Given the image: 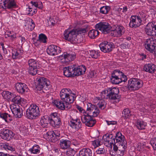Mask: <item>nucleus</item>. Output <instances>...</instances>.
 Returning a JSON list of instances; mask_svg holds the SVG:
<instances>
[{
	"label": "nucleus",
	"mask_w": 156,
	"mask_h": 156,
	"mask_svg": "<svg viewBox=\"0 0 156 156\" xmlns=\"http://www.w3.org/2000/svg\"><path fill=\"white\" fill-rule=\"evenodd\" d=\"M54 127H59L61 124L60 119L56 112L52 113L49 116H44L40 119L39 124L43 127L47 126L48 122Z\"/></svg>",
	"instance_id": "f257e3e1"
},
{
	"label": "nucleus",
	"mask_w": 156,
	"mask_h": 156,
	"mask_svg": "<svg viewBox=\"0 0 156 156\" xmlns=\"http://www.w3.org/2000/svg\"><path fill=\"white\" fill-rule=\"evenodd\" d=\"M60 96L61 100L65 102L67 106L73 103L76 97V94L72 93L71 90L69 88L62 89L60 92Z\"/></svg>",
	"instance_id": "f03ea898"
},
{
	"label": "nucleus",
	"mask_w": 156,
	"mask_h": 156,
	"mask_svg": "<svg viewBox=\"0 0 156 156\" xmlns=\"http://www.w3.org/2000/svg\"><path fill=\"white\" fill-rule=\"evenodd\" d=\"M39 107L35 104H31L26 111V116L29 119H36L40 115Z\"/></svg>",
	"instance_id": "7ed1b4c3"
},
{
	"label": "nucleus",
	"mask_w": 156,
	"mask_h": 156,
	"mask_svg": "<svg viewBox=\"0 0 156 156\" xmlns=\"http://www.w3.org/2000/svg\"><path fill=\"white\" fill-rule=\"evenodd\" d=\"M143 86V81L139 79L134 78L131 79L128 81V88L130 90H137Z\"/></svg>",
	"instance_id": "20e7f679"
},
{
	"label": "nucleus",
	"mask_w": 156,
	"mask_h": 156,
	"mask_svg": "<svg viewBox=\"0 0 156 156\" xmlns=\"http://www.w3.org/2000/svg\"><path fill=\"white\" fill-rule=\"evenodd\" d=\"M0 4V12L6 9H11L17 6L16 0H1Z\"/></svg>",
	"instance_id": "39448f33"
},
{
	"label": "nucleus",
	"mask_w": 156,
	"mask_h": 156,
	"mask_svg": "<svg viewBox=\"0 0 156 156\" xmlns=\"http://www.w3.org/2000/svg\"><path fill=\"white\" fill-rule=\"evenodd\" d=\"M37 82V85L36 87L39 90L42 89L47 90L51 87L50 81L44 77H42L39 78L38 79Z\"/></svg>",
	"instance_id": "423d86ee"
},
{
	"label": "nucleus",
	"mask_w": 156,
	"mask_h": 156,
	"mask_svg": "<svg viewBox=\"0 0 156 156\" xmlns=\"http://www.w3.org/2000/svg\"><path fill=\"white\" fill-rule=\"evenodd\" d=\"M29 66L28 72L30 74L34 75L37 74V69L39 67V64L38 62L33 59H29L27 62Z\"/></svg>",
	"instance_id": "0eeeda50"
},
{
	"label": "nucleus",
	"mask_w": 156,
	"mask_h": 156,
	"mask_svg": "<svg viewBox=\"0 0 156 156\" xmlns=\"http://www.w3.org/2000/svg\"><path fill=\"white\" fill-rule=\"evenodd\" d=\"M65 39L68 41L75 43L76 42V29L71 30L67 29L66 30L64 33Z\"/></svg>",
	"instance_id": "6e6552de"
},
{
	"label": "nucleus",
	"mask_w": 156,
	"mask_h": 156,
	"mask_svg": "<svg viewBox=\"0 0 156 156\" xmlns=\"http://www.w3.org/2000/svg\"><path fill=\"white\" fill-rule=\"evenodd\" d=\"M95 28L104 34L108 33L112 30V26L106 22H101L95 25Z\"/></svg>",
	"instance_id": "1a4fd4ad"
},
{
	"label": "nucleus",
	"mask_w": 156,
	"mask_h": 156,
	"mask_svg": "<svg viewBox=\"0 0 156 156\" xmlns=\"http://www.w3.org/2000/svg\"><path fill=\"white\" fill-rule=\"evenodd\" d=\"M81 120L82 122L85 124L86 126L90 127L93 126L96 122L95 119L86 113L81 116Z\"/></svg>",
	"instance_id": "9d476101"
},
{
	"label": "nucleus",
	"mask_w": 156,
	"mask_h": 156,
	"mask_svg": "<svg viewBox=\"0 0 156 156\" xmlns=\"http://www.w3.org/2000/svg\"><path fill=\"white\" fill-rule=\"evenodd\" d=\"M145 46L147 50L153 53L156 47V39L150 38L147 39L145 42Z\"/></svg>",
	"instance_id": "9b49d317"
},
{
	"label": "nucleus",
	"mask_w": 156,
	"mask_h": 156,
	"mask_svg": "<svg viewBox=\"0 0 156 156\" xmlns=\"http://www.w3.org/2000/svg\"><path fill=\"white\" fill-rule=\"evenodd\" d=\"M111 29V31L112 32L111 34L114 37H120L124 34L125 31L124 28L122 26L120 25L116 26L113 25L112 26Z\"/></svg>",
	"instance_id": "f8f14e48"
},
{
	"label": "nucleus",
	"mask_w": 156,
	"mask_h": 156,
	"mask_svg": "<svg viewBox=\"0 0 156 156\" xmlns=\"http://www.w3.org/2000/svg\"><path fill=\"white\" fill-rule=\"evenodd\" d=\"M145 31L146 34L149 36H156V23H149L146 27Z\"/></svg>",
	"instance_id": "ddd939ff"
},
{
	"label": "nucleus",
	"mask_w": 156,
	"mask_h": 156,
	"mask_svg": "<svg viewBox=\"0 0 156 156\" xmlns=\"http://www.w3.org/2000/svg\"><path fill=\"white\" fill-rule=\"evenodd\" d=\"M76 55L74 53L70 54L65 52L59 56V58L60 59L62 63H66L73 60L76 58Z\"/></svg>",
	"instance_id": "4468645a"
},
{
	"label": "nucleus",
	"mask_w": 156,
	"mask_h": 156,
	"mask_svg": "<svg viewBox=\"0 0 156 156\" xmlns=\"http://www.w3.org/2000/svg\"><path fill=\"white\" fill-rule=\"evenodd\" d=\"M109 94H107L108 98L111 100L115 101L116 102H118L119 101L118 94L119 90L116 87L109 88H108Z\"/></svg>",
	"instance_id": "2eb2a0df"
},
{
	"label": "nucleus",
	"mask_w": 156,
	"mask_h": 156,
	"mask_svg": "<svg viewBox=\"0 0 156 156\" xmlns=\"http://www.w3.org/2000/svg\"><path fill=\"white\" fill-rule=\"evenodd\" d=\"M114 44L111 42L104 41L99 45L101 50L104 53L111 51L114 48Z\"/></svg>",
	"instance_id": "dca6fc26"
},
{
	"label": "nucleus",
	"mask_w": 156,
	"mask_h": 156,
	"mask_svg": "<svg viewBox=\"0 0 156 156\" xmlns=\"http://www.w3.org/2000/svg\"><path fill=\"white\" fill-rule=\"evenodd\" d=\"M104 144L107 147H112L113 144L115 143V136L112 134H106L103 136Z\"/></svg>",
	"instance_id": "f3484780"
},
{
	"label": "nucleus",
	"mask_w": 156,
	"mask_h": 156,
	"mask_svg": "<svg viewBox=\"0 0 156 156\" xmlns=\"http://www.w3.org/2000/svg\"><path fill=\"white\" fill-rule=\"evenodd\" d=\"M1 135L3 139L8 141L12 139L14 135L12 130L6 128L1 130Z\"/></svg>",
	"instance_id": "a211bd4d"
},
{
	"label": "nucleus",
	"mask_w": 156,
	"mask_h": 156,
	"mask_svg": "<svg viewBox=\"0 0 156 156\" xmlns=\"http://www.w3.org/2000/svg\"><path fill=\"white\" fill-rule=\"evenodd\" d=\"M82 123L80 119L77 118H75L72 117L71 119L69 125L70 126L75 130H78L82 127Z\"/></svg>",
	"instance_id": "6ab92c4d"
},
{
	"label": "nucleus",
	"mask_w": 156,
	"mask_h": 156,
	"mask_svg": "<svg viewBox=\"0 0 156 156\" xmlns=\"http://www.w3.org/2000/svg\"><path fill=\"white\" fill-rule=\"evenodd\" d=\"M62 49L59 47L54 45H49L47 49V53L50 55H55L61 53Z\"/></svg>",
	"instance_id": "aec40b11"
},
{
	"label": "nucleus",
	"mask_w": 156,
	"mask_h": 156,
	"mask_svg": "<svg viewBox=\"0 0 156 156\" xmlns=\"http://www.w3.org/2000/svg\"><path fill=\"white\" fill-rule=\"evenodd\" d=\"M65 102L59 99H56L53 100L52 102V104L56 106L57 108L62 110H64L65 109H66L67 110L69 109L71 106L70 105H69L67 106L65 104Z\"/></svg>",
	"instance_id": "412c9836"
},
{
	"label": "nucleus",
	"mask_w": 156,
	"mask_h": 156,
	"mask_svg": "<svg viewBox=\"0 0 156 156\" xmlns=\"http://www.w3.org/2000/svg\"><path fill=\"white\" fill-rule=\"evenodd\" d=\"M10 108L11 111L16 118H20L23 115L22 109L19 107L18 105L14 104L10 105Z\"/></svg>",
	"instance_id": "4be33fe9"
},
{
	"label": "nucleus",
	"mask_w": 156,
	"mask_h": 156,
	"mask_svg": "<svg viewBox=\"0 0 156 156\" xmlns=\"http://www.w3.org/2000/svg\"><path fill=\"white\" fill-rule=\"evenodd\" d=\"M129 25L131 28H136L139 27L141 24L142 21L140 20L135 16H132L130 19Z\"/></svg>",
	"instance_id": "5701e85b"
},
{
	"label": "nucleus",
	"mask_w": 156,
	"mask_h": 156,
	"mask_svg": "<svg viewBox=\"0 0 156 156\" xmlns=\"http://www.w3.org/2000/svg\"><path fill=\"white\" fill-rule=\"evenodd\" d=\"M15 87L17 92L21 94L27 92L28 90L27 85L24 83H17L15 85Z\"/></svg>",
	"instance_id": "b1692460"
},
{
	"label": "nucleus",
	"mask_w": 156,
	"mask_h": 156,
	"mask_svg": "<svg viewBox=\"0 0 156 156\" xmlns=\"http://www.w3.org/2000/svg\"><path fill=\"white\" fill-rule=\"evenodd\" d=\"M116 140V143H119V145H123L124 147L127 146V142L124 136L120 132L117 133L115 136Z\"/></svg>",
	"instance_id": "393cba45"
},
{
	"label": "nucleus",
	"mask_w": 156,
	"mask_h": 156,
	"mask_svg": "<svg viewBox=\"0 0 156 156\" xmlns=\"http://www.w3.org/2000/svg\"><path fill=\"white\" fill-rule=\"evenodd\" d=\"M75 65H73L65 67L63 69V73L64 75L67 77H70L74 76V70L75 69Z\"/></svg>",
	"instance_id": "a878e982"
},
{
	"label": "nucleus",
	"mask_w": 156,
	"mask_h": 156,
	"mask_svg": "<svg viewBox=\"0 0 156 156\" xmlns=\"http://www.w3.org/2000/svg\"><path fill=\"white\" fill-rule=\"evenodd\" d=\"M75 69L74 70V76H78L84 74L86 70L84 65H82L77 67L75 65Z\"/></svg>",
	"instance_id": "bb28decb"
},
{
	"label": "nucleus",
	"mask_w": 156,
	"mask_h": 156,
	"mask_svg": "<svg viewBox=\"0 0 156 156\" xmlns=\"http://www.w3.org/2000/svg\"><path fill=\"white\" fill-rule=\"evenodd\" d=\"M70 139H61L60 140L59 145L60 148L63 150H66L69 148L71 146V142Z\"/></svg>",
	"instance_id": "cd10ccee"
},
{
	"label": "nucleus",
	"mask_w": 156,
	"mask_h": 156,
	"mask_svg": "<svg viewBox=\"0 0 156 156\" xmlns=\"http://www.w3.org/2000/svg\"><path fill=\"white\" fill-rule=\"evenodd\" d=\"M79 156H92V150L88 148H82L79 151Z\"/></svg>",
	"instance_id": "c85d7f7f"
},
{
	"label": "nucleus",
	"mask_w": 156,
	"mask_h": 156,
	"mask_svg": "<svg viewBox=\"0 0 156 156\" xmlns=\"http://www.w3.org/2000/svg\"><path fill=\"white\" fill-rule=\"evenodd\" d=\"M127 146H126V147H124L123 145H119L118 150L115 153H111V155L112 156H122Z\"/></svg>",
	"instance_id": "c756f323"
},
{
	"label": "nucleus",
	"mask_w": 156,
	"mask_h": 156,
	"mask_svg": "<svg viewBox=\"0 0 156 156\" xmlns=\"http://www.w3.org/2000/svg\"><path fill=\"white\" fill-rule=\"evenodd\" d=\"M0 117L5 121L9 123L12 120V117L9 114L5 112H0Z\"/></svg>",
	"instance_id": "7c9ffc66"
},
{
	"label": "nucleus",
	"mask_w": 156,
	"mask_h": 156,
	"mask_svg": "<svg viewBox=\"0 0 156 156\" xmlns=\"http://www.w3.org/2000/svg\"><path fill=\"white\" fill-rule=\"evenodd\" d=\"M155 69V65L152 64H146L144 67V69L146 71L151 73H154Z\"/></svg>",
	"instance_id": "2f4dec72"
},
{
	"label": "nucleus",
	"mask_w": 156,
	"mask_h": 156,
	"mask_svg": "<svg viewBox=\"0 0 156 156\" xmlns=\"http://www.w3.org/2000/svg\"><path fill=\"white\" fill-rule=\"evenodd\" d=\"M12 102L15 104H21V103L26 102V100L22 98L20 96H16L12 99Z\"/></svg>",
	"instance_id": "473e14b6"
},
{
	"label": "nucleus",
	"mask_w": 156,
	"mask_h": 156,
	"mask_svg": "<svg viewBox=\"0 0 156 156\" xmlns=\"http://www.w3.org/2000/svg\"><path fill=\"white\" fill-rule=\"evenodd\" d=\"M5 37L6 38L9 37L11 40H13L16 38V34L13 31L7 30L5 33Z\"/></svg>",
	"instance_id": "72a5a7b5"
},
{
	"label": "nucleus",
	"mask_w": 156,
	"mask_h": 156,
	"mask_svg": "<svg viewBox=\"0 0 156 156\" xmlns=\"http://www.w3.org/2000/svg\"><path fill=\"white\" fill-rule=\"evenodd\" d=\"M131 115V112L129 109L127 108L124 109L122 112V116L124 119H129Z\"/></svg>",
	"instance_id": "f704fd0d"
},
{
	"label": "nucleus",
	"mask_w": 156,
	"mask_h": 156,
	"mask_svg": "<svg viewBox=\"0 0 156 156\" xmlns=\"http://www.w3.org/2000/svg\"><path fill=\"white\" fill-rule=\"evenodd\" d=\"M40 148L39 145H34L29 149V151L31 153L37 154L40 153Z\"/></svg>",
	"instance_id": "c9c22d12"
},
{
	"label": "nucleus",
	"mask_w": 156,
	"mask_h": 156,
	"mask_svg": "<svg viewBox=\"0 0 156 156\" xmlns=\"http://www.w3.org/2000/svg\"><path fill=\"white\" fill-rule=\"evenodd\" d=\"M0 147L2 150H9L11 151H15V148L8 144L1 143L0 144Z\"/></svg>",
	"instance_id": "e433bc0d"
},
{
	"label": "nucleus",
	"mask_w": 156,
	"mask_h": 156,
	"mask_svg": "<svg viewBox=\"0 0 156 156\" xmlns=\"http://www.w3.org/2000/svg\"><path fill=\"white\" fill-rule=\"evenodd\" d=\"M99 33L98 31L97 30H92L89 31L88 36L90 38L94 39L98 35Z\"/></svg>",
	"instance_id": "4c0bfd02"
},
{
	"label": "nucleus",
	"mask_w": 156,
	"mask_h": 156,
	"mask_svg": "<svg viewBox=\"0 0 156 156\" xmlns=\"http://www.w3.org/2000/svg\"><path fill=\"white\" fill-rule=\"evenodd\" d=\"M3 97L7 100H10L13 96V94L11 92L7 91H4L2 93Z\"/></svg>",
	"instance_id": "58836bf2"
},
{
	"label": "nucleus",
	"mask_w": 156,
	"mask_h": 156,
	"mask_svg": "<svg viewBox=\"0 0 156 156\" xmlns=\"http://www.w3.org/2000/svg\"><path fill=\"white\" fill-rule=\"evenodd\" d=\"M96 153L98 156H106L105 150L104 148L99 147L96 150Z\"/></svg>",
	"instance_id": "ea45409f"
},
{
	"label": "nucleus",
	"mask_w": 156,
	"mask_h": 156,
	"mask_svg": "<svg viewBox=\"0 0 156 156\" xmlns=\"http://www.w3.org/2000/svg\"><path fill=\"white\" fill-rule=\"evenodd\" d=\"M146 125V123L143 121H138L136 124L137 128L141 130L145 129Z\"/></svg>",
	"instance_id": "a19ab883"
},
{
	"label": "nucleus",
	"mask_w": 156,
	"mask_h": 156,
	"mask_svg": "<svg viewBox=\"0 0 156 156\" xmlns=\"http://www.w3.org/2000/svg\"><path fill=\"white\" fill-rule=\"evenodd\" d=\"M89 55L92 58L95 59L97 58L100 55L98 51L94 50L90 51Z\"/></svg>",
	"instance_id": "79ce46f5"
},
{
	"label": "nucleus",
	"mask_w": 156,
	"mask_h": 156,
	"mask_svg": "<svg viewBox=\"0 0 156 156\" xmlns=\"http://www.w3.org/2000/svg\"><path fill=\"white\" fill-rule=\"evenodd\" d=\"M98 101V102L97 104V106L101 109H104L106 107V103L105 101L103 100H99L98 98H97Z\"/></svg>",
	"instance_id": "37998d69"
},
{
	"label": "nucleus",
	"mask_w": 156,
	"mask_h": 156,
	"mask_svg": "<svg viewBox=\"0 0 156 156\" xmlns=\"http://www.w3.org/2000/svg\"><path fill=\"white\" fill-rule=\"evenodd\" d=\"M37 12V10L33 7L30 8L28 7L26 9V13L27 14H30V15H33L35 14Z\"/></svg>",
	"instance_id": "c03bdc74"
},
{
	"label": "nucleus",
	"mask_w": 156,
	"mask_h": 156,
	"mask_svg": "<svg viewBox=\"0 0 156 156\" xmlns=\"http://www.w3.org/2000/svg\"><path fill=\"white\" fill-rule=\"evenodd\" d=\"M30 3L32 4V6H34L36 8H38L39 9H42L43 8V5L41 2H33L31 1Z\"/></svg>",
	"instance_id": "a18cd8bd"
},
{
	"label": "nucleus",
	"mask_w": 156,
	"mask_h": 156,
	"mask_svg": "<svg viewBox=\"0 0 156 156\" xmlns=\"http://www.w3.org/2000/svg\"><path fill=\"white\" fill-rule=\"evenodd\" d=\"M54 133L53 131H48L44 135V136L49 141L51 142H53L52 139H53V135H54L53 134Z\"/></svg>",
	"instance_id": "49530a36"
},
{
	"label": "nucleus",
	"mask_w": 156,
	"mask_h": 156,
	"mask_svg": "<svg viewBox=\"0 0 156 156\" xmlns=\"http://www.w3.org/2000/svg\"><path fill=\"white\" fill-rule=\"evenodd\" d=\"M121 80L120 78L115 76L114 75L112 74L111 78V81L113 84H118L120 83Z\"/></svg>",
	"instance_id": "de8ad7c7"
},
{
	"label": "nucleus",
	"mask_w": 156,
	"mask_h": 156,
	"mask_svg": "<svg viewBox=\"0 0 156 156\" xmlns=\"http://www.w3.org/2000/svg\"><path fill=\"white\" fill-rule=\"evenodd\" d=\"M110 9V7L108 6H103L100 9V12L102 14H106L108 13Z\"/></svg>",
	"instance_id": "09e8293b"
},
{
	"label": "nucleus",
	"mask_w": 156,
	"mask_h": 156,
	"mask_svg": "<svg viewBox=\"0 0 156 156\" xmlns=\"http://www.w3.org/2000/svg\"><path fill=\"white\" fill-rule=\"evenodd\" d=\"M97 106L96 105L92 104L91 103H89L87 104V111L89 112H91L96 108Z\"/></svg>",
	"instance_id": "8fccbe9b"
},
{
	"label": "nucleus",
	"mask_w": 156,
	"mask_h": 156,
	"mask_svg": "<svg viewBox=\"0 0 156 156\" xmlns=\"http://www.w3.org/2000/svg\"><path fill=\"white\" fill-rule=\"evenodd\" d=\"M65 152V154L66 156H74V151L73 149L69 148Z\"/></svg>",
	"instance_id": "3c124183"
},
{
	"label": "nucleus",
	"mask_w": 156,
	"mask_h": 156,
	"mask_svg": "<svg viewBox=\"0 0 156 156\" xmlns=\"http://www.w3.org/2000/svg\"><path fill=\"white\" fill-rule=\"evenodd\" d=\"M20 51L19 50H17L16 49H13L12 51V57L14 59L17 58L20 54L19 53Z\"/></svg>",
	"instance_id": "603ef678"
},
{
	"label": "nucleus",
	"mask_w": 156,
	"mask_h": 156,
	"mask_svg": "<svg viewBox=\"0 0 156 156\" xmlns=\"http://www.w3.org/2000/svg\"><path fill=\"white\" fill-rule=\"evenodd\" d=\"M112 74L114 75L115 76L120 78V77L123 75V73L119 70H115L113 72Z\"/></svg>",
	"instance_id": "864d4df0"
},
{
	"label": "nucleus",
	"mask_w": 156,
	"mask_h": 156,
	"mask_svg": "<svg viewBox=\"0 0 156 156\" xmlns=\"http://www.w3.org/2000/svg\"><path fill=\"white\" fill-rule=\"evenodd\" d=\"M71 145L72 144L75 147H78L80 144V142L75 139H70Z\"/></svg>",
	"instance_id": "5fc2aeb1"
},
{
	"label": "nucleus",
	"mask_w": 156,
	"mask_h": 156,
	"mask_svg": "<svg viewBox=\"0 0 156 156\" xmlns=\"http://www.w3.org/2000/svg\"><path fill=\"white\" fill-rule=\"evenodd\" d=\"M47 37L44 34H41L39 35L38 40L42 43H45L46 42Z\"/></svg>",
	"instance_id": "6e6d98bb"
},
{
	"label": "nucleus",
	"mask_w": 156,
	"mask_h": 156,
	"mask_svg": "<svg viewBox=\"0 0 156 156\" xmlns=\"http://www.w3.org/2000/svg\"><path fill=\"white\" fill-rule=\"evenodd\" d=\"M28 25V27L30 30H32L35 27L34 23L31 19L30 20Z\"/></svg>",
	"instance_id": "4d7b16f0"
},
{
	"label": "nucleus",
	"mask_w": 156,
	"mask_h": 156,
	"mask_svg": "<svg viewBox=\"0 0 156 156\" xmlns=\"http://www.w3.org/2000/svg\"><path fill=\"white\" fill-rule=\"evenodd\" d=\"M136 17L140 20H141L142 21L143 20H144V18L146 16L145 14L143 12H139L137 15L135 16Z\"/></svg>",
	"instance_id": "13d9d810"
},
{
	"label": "nucleus",
	"mask_w": 156,
	"mask_h": 156,
	"mask_svg": "<svg viewBox=\"0 0 156 156\" xmlns=\"http://www.w3.org/2000/svg\"><path fill=\"white\" fill-rule=\"evenodd\" d=\"M101 94H102L101 97L102 98H108V96L107 95V94H109L108 88L107 90H104L102 91Z\"/></svg>",
	"instance_id": "bf43d9fd"
},
{
	"label": "nucleus",
	"mask_w": 156,
	"mask_h": 156,
	"mask_svg": "<svg viewBox=\"0 0 156 156\" xmlns=\"http://www.w3.org/2000/svg\"><path fill=\"white\" fill-rule=\"evenodd\" d=\"M101 142L99 140H96L92 142V145L94 147H98L101 145Z\"/></svg>",
	"instance_id": "052dcab7"
},
{
	"label": "nucleus",
	"mask_w": 156,
	"mask_h": 156,
	"mask_svg": "<svg viewBox=\"0 0 156 156\" xmlns=\"http://www.w3.org/2000/svg\"><path fill=\"white\" fill-rule=\"evenodd\" d=\"M150 143L153 148L156 150V137L152 139L150 141Z\"/></svg>",
	"instance_id": "680f3d73"
},
{
	"label": "nucleus",
	"mask_w": 156,
	"mask_h": 156,
	"mask_svg": "<svg viewBox=\"0 0 156 156\" xmlns=\"http://www.w3.org/2000/svg\"><path fill=\"white\" fill-rule=\"evenodd\" d=\"M93 113V116L94 117L97 116L99 114L100 111L98 108L96 107V108L94 110V111L92 112Z\"/></svg>",
	"instance_id": "e2e57ef3"
},
{
	"label": "nucleus",
	"mask_w": 156,
	"mask_h": 156,
	"mask_svg": "<svg viewBox=\"0 0 156 156\" xmlns=\"http://www.w3.org/2000/svg\"><path fill=\"white\" fill-rule=\"evenodd\" d=\"M76 35L78 34H81L84 33L86 32V30L85 28H80L78 30H76Z\"/></svg>",
	"instance_id": "0e129e2a"
},
{
	"label": "nucleus",
	"mask_w": 156,
	"mask_h": 156,
	"mask_svg": "<svg viewBox=\"0 0 156 156\" xmlns=\"http://www.w3.org/2000/svg\"><path fill=\"white\" fill-rule=\"evenodd\" d=\"M32 40L33 41V44L35 46H38L41 44V42L38 39L37 40L35 38H33Z\"/></svg>",
	"instance_id": "69168bd1"
},
{
	"label": "nucleus",
	"mask_w": 156,
	"mask_h": 156,
	"mask_svg": "<svg viewBox=\"0 0 156 156\" xmlns=\"http://www.w3.org/2000/svg\"><path fill=\"white\" fill-rule=\"evenodd\" d=\"M144 145L141 143H139L138 144L137 147V150L139 151H142L143 150Z\"/></svg>",
	"instance_id": "338daca9"
},
{
	"label": "nucleus",
	"mask_w": 156,
	"mask_h": 156,
	"mask_svg": "<svg viewBox=\"0 0 156 156\" xmlns=\"http://www.w3.org/2000/svg\"><path fill=\"white\" fill-rule=\"evenodd\" d=\"M113 149L110 151V154L111 155V154L112 153H115L119 149V147H118L114 144Z\"/></svg>",
	"instance_id": "774afa93"
}]
</instances>
